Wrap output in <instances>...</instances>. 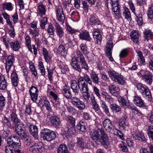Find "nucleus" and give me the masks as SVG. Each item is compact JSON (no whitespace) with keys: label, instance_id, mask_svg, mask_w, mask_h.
I'll return each mask as SVG.
<instances>
[{"label":"nucleus","instance_id":"603ef678","mask_svg":"<svg viewBox=\"0 0 153 153\" xmlns=\"http://www.w3.org/2000/svg\"><path fill=\"white\" fill-rule=\"evenodd\" d=\"M147 15L149 18L153 19V4H151L148 10Z\"/></svg>","mask_w":153,"mask_h":153},{"label":"nucleus","instance_id":"e433bc0d","mask_svg":"<svg viewBox=\"0 0 153 153\" xmlns=\"http://www.w3.org/2000/svg\"><path fill=\"white\" fill-rule=\"evenodd\" d=\"M91 79L94 83L98 84L99 82V78L97 75L94 71H92L90 74Z\"/></svg>","mask_w":153,"mask_h":153},{"label":"nucleus","instance_id":"774afa93","mask_svg":"<svg viewBox=\"0 0 153 153\" xmlns=\"http://www.w3.org/2000/svg\"><path fill=\"white\" fill-rule=\"evenodd\" d=\"M29 33L33 36V37H36L38 36L39 35V31L36 29L32 30V29H29Z\"/></svg>","mask_w":153,"mask_h":153},{"label":"nucleus","instance_id":"20e7f679","mask_svg":"<svg viewBox=\"0 0 153 153\" xmlns=\"http://www.w3.org/2000/svg\"><path fill=\"white\" fill-rule=\"evenodd\" d=\"M108 73L111 79L115 82L121 85L125 84L126 80L123 76L113 71H109Z\"/></svg>","mask_w":153,"mask_h":153},{"label":"nucleus","instance_id":"aec40b11","mask_svg":"<svg viewBox=\"0 0 153 153\" xmlns=\"http://www.w3.org/2000/svg\"><path fill=\"white\" fill-rule=\"evenodd\" d=\"M134 103L137 106L140 107L146 106L143 101L141 98L137 96H135L133 99Z\"/></svg>","mask_w":153,"mask_h":153},{"label":"nucleus","instance_id":"5fc2aeb1","mask_svg":"<svg viewBox=\"0 0 153 153\" xmlns=\"http://www.w3.org/2000/svg\"><path fill=\"white\" fill-rule=\"evenodd\" d=\"M137 54L139 56L138 60L140 63L143 64L145 62V59L143 56L142 52L140 51L137 52Z\"/></svg>","mask_w":153,"mask_h":153},{"label":"nucleus","instance_id":"f3484780","mask_svg":"<svg viewBox=\"0 0 153 153\" xmlns=\"http://www.w3.org/2000/svg\"><path fill=\"white\" fill-rule=\"evenodd\" d=\"M108 89L113 95L117 96L119 94L120 89L119 88L114 85H111L108 87Z\"/></svg>","mask_w":153,"mask_h":153},{"label":"nucleus","instance_id":"5701e85b","mask_svg":"<svg viewBox=\"0 0 153 153\" xmlns=\"http://www.w3.org/2000/svg\"><path fill=\"white\" fill-rule=\"evenodd\" d=\"M90 100L92 108L95 110L96 112H99L100 111V107L97 103L95 97L93 94L91 95L90 97Z\"/></svg>","mask_w":153,"mask_h":153},{"label":"nucleus","instance_id":"de8ad7c7","mask_svg":"<svg viewBox=\"0 0 153 153\" xmlns=\"http://www.w3.org/2000/svg\"><path fill=\"white\" fill-rule=\"evenodd\" d=\"M79 62L81 64L82 68L85 70L87 71L89 68V67L85 60V58L79 60Z\"/></svg>","mask_w":153,"mask_h":153},{"label":"nucleus","instance_id":"58836bf2","mask_svg":"<svg viewBox=\"0 0 153 153\" xmlns=\"http://www.w3.org/2000/svg\"><path fill=\"white\" fill-rule=\"evenodd\" d=\"M42 53L46 62L47 63L49 62L51 59V55L46 49L45 48H43Z\"/></svg>","mask_w":153,"mask_h":153},{"label":"nucleus","instance_id":"a211bd4d","mask_svg":"<svg viewBox=\"0 0 153 153\" xmlns=\"http://www.w3.org/2000/svg\"><path fill=\"white\" fill-rule=\"evenodd\" d=\"M140 34L138 31L136 30L132 31L130 34V36L132 41L135 43L139 42V37Z\"/></svg>","mask_w":153,"mask_h":153},{"label":"nucleus","instance_id":"bf43d9fd","mask_svg":"<svg viewBox=\"0 0 153 153\" xmlns=\"http://www.w3.org/2000/svg\"><path fill=\"white\" fill-rule=\"evenodd\" d=\"M5 150L6 153H13L14 152L13 146L9 144L5 146Z\"/></svg>","mask_w":153,"mask_h":153},{"label":"nucleus","instance_id":"13d9d810","mask_svg":"<svg viewBox=\"0 0 153 153\" xmlns=\"http://www.w3.org/2000/svg\"><path fill=\"white\" fill-rule=\"evenodd\" d=\"M119 147L121 150L124 152H127L128 149L127 148L126 144L123 141L121 142L119 145Z\"/></svg>","mask_w":153,"mask_h":153},{"label":"nucleus","instance_id":"6ab92c4d","mask_svg":"<svg viewBox=\"0 0 153 153\" xmlns=\"http://www.w3.org/2000/svg\"><path fill=\"white\" fill-rule=\"evenodd\" d=\"M15 126V131L17 134H20V133L24 131L25 126L24 124L20 121L18 123L14 124Z\"/></svg>","mask_w":153,"mask_h":153},{"label":"nucleus","instance_id":"4c0bfd02","mask_svg":"<svg viewBox=\"0 0 153 153\" xmlns=\"http://www.w3.org/2000/svg\"><path fill=\"white\" fill-rule=\"evenodd\" d=\"M37 11L39 16H42L45 14L46 9L45 6L43 5H40L37 7Z\"/></svg>","mask_w":153,"mask_h":153},{"label":"nucleus","instance_id":"72a5a7b5","mask_svg":"<svg viewBox=\"0 0 153 153\" xmlns=\"http://www.w3.org/2000/svg\"><path fill=\"white\" fill-rule=\"evenodd\" d=\"M2 123L4 126L7 127V128L12 129L13 128L11 124L8 119L6 117H4L2 119Z\"/></svg>","mask_w":153,"mask_h":153},{"label":"nucleus","instance_id":"39448f33","mask_svg":"<svg viewBox=\"0 0 153 153\" xmlns=\"http://www.w3.org/2000/svg\"><path fill=\"white\" fill-rule=\"evenodd\" d=\"M108 73L111 79L115 82L121 85L125 84L126 80L123 76L113 71H109Z\"/></svg>","mask_w":153,"mask_h":153},{"label":"nucleus","instance_id":"412c9836","mask_svg":"<svg viewBox=\"0 0 153 153\" xmlns=\"http://www.w3.org/2000/svg\"><path fill=\"white\" fill-rule=\"evenodd\" d=\"M54 25L55 27L57 35L60 38L63 36L64 32L63 28L61 27L59 24L56 22L54 23Z\"/></svg>","mask_w":153,"mask_h":153},{"label":"nucleus","instance_id":"1a4fd4ad","mask_svg":"<svg viewBox=\"0 0 153 153\" xmlns=\"http://www.w3.org/2000/svg\"><path fill=\"white\" fill-rule=\"evenodd\" d=\"M7 143L10 145L20 146L21 145L20 140L16 136H11L7 138Z\"/></svg>","mask_w":153,"mask_h":153},{"label":"nucleus","instance_id":"4468645a","mask_svg":"<svg viewBox=\"0 0 153 153\" xmlns=\"http://www.w3.org/2000/svg\"><path fill=\"white\" fill-rule=\"evenodd\" d=\"M14 61V58L12 55H9L6 59L5 68L7 73H8L10 68L13 64Z\"/></svg>","mask_w":153,"mask_h":153},{"label":"nucleus","instance_id":"2eb2a0df","mask_svg":"<svg viewBox=\"0 0 153 153\" xmlns=\"http://www.w3.org/2000/svg\"><path fill=\"white\" fill-rule=\"evenodd\" d=\"M79 90L82 94V97L87 102L89 101L90 98V94L88 91V88L86 86H84L83 87H80Z\"/></svg>","mask_w":153,"mask_h":153},{"label":"nucleus","instance_id":"680f3d73","mask_svg":"<svg viewBox=\"0 0 153 153\" xmlns=\"http://www.w3.org/2000/svg\"><path fill=\"white\" fill-rule=\"evenodd\" d=\"M77 145L80 147H83L84 146V142L82 138L78 137L77 139Z\"/></svg>","mask_w":153,"mask_h":153},{"label":"nucleus","instance_id":"69168bd1","mask_svg":"<svg viewBox=\"0 0 153 153\" xmlns=\"http://www.w3.org/2000/svg\"><path fill=\"white\" fill-rule=\"evenodd\" d=\"M55 30L51 24H49L47 29V31L50 35H53L54 34Z\"/></svg>","mask_w":153,"mask_h":153},{"label":"nucleus","instance_id":"9b49d317","mask_svg":"<svg viewBox=\"0 0 153 153\" xmlns=\"http://www.w3.org/2000/svg\"><path fill=\"white\" fill-rule=\"evenodd\" d=\"M131 137L134 140H140L144 143L146 141V139L143 134L141 131H137L133 132L131 134Z\"/></svg>","mask_w":153,"mask_h":153},{"label":"nucleus","instance_id":"f257e3e1","mask_svg":"<svg viewBox=\"0 0 153 153\" xmlns=\"http://www.w3.org/2000/svg\"><path fill=\"white\" fill-rule=\"evenodd\" d=\"M88 83L92 85V82L88 75L85 74L83 76L79 78L78 82L76 80H72L71 82V88L74 93L75 95H78L79 93L80 87H83L84 86L88 87Z\"/></svg>","mask_w":153,"mask_h":153},{"label":"nucleus","instance_id":"338daca9","mask_svg":"<svg viewBox=\"0 0 153 153\" xmlns=\"http://www.w3.org/2000/svg\"><path fill=\"white\" fill-rule=\"evenodd\" d=\"M18 135L20 136L21 139L25 140H27L29 136L24 131L20 133V134H18Z\"/></svg>","mask_w":153,"mask_h":153},{"label":"nucleus","instance_id":"0eeeda50","mask_svg":"<svg viewBox=\"0 0 153 153\" xmlns=\"http://www.w3.org/2000/svg\"><path fill=\"white\" fill-rule=\"evenodd\" d=\"M139 75L142 77V79L146 83L150 85L152 82L153 75L148 71L141 70Z\"/></svg>","mask_w":153,"mask_h":153},{"label":"nucleus","instance_id":"c9c22d12","mask_svg":"<svg viewBox=\"0 0 153 153\" xmlns=\"http://www.w3.org/2000/svg\"><path fill=\"white\" fill-rule=\"evenodd\" d=\"M62 92L64 96L67 99H71V97H72L69 88H65L64 87L62 89Z\"/></svg>","mask_w":153,"mask_h":153},{"label":"nucleus","instance_id":"4be33fe9","mask_svg":"<svg viewBox=\"0 0 153 153\" xmlns=\"http://www.w3.org/2000/svg\"><path fill=\"white\" fill-rule=\"evenodd\" d=\"M29 131L31 135L36 139L38 138V134L37 128L36 126L32 125H30L29 127Z\"/></svg>","mask_w":153,"mask_h":153},{"label":"nucleus","instance_id":"e2e57ef3","mask_svg":"<svg viewBox=\"0 0 153 153\" xmlns=\"http://www.w3.org/2000/svg\"><path fill=\"white\" fill-rule=\"evenodd\" d=\"M57 19L58 21L62 24L65 21V16L63 13H62L59 15H56Z\"/></svg>","mask_w":153,"mask_h":153},{"label":"nucleus","instance_id":"8fccbe9b","mask_svg":"<svg viewBox=\"0 0 153 153\" xmlns=\"http://www.w3.org/2000/svg\"><path fill=\"white\" fill-rule=\"evenodd\" d=\"M123 15L127 19L131 18V13L129 9L126 7L123 8Z\"/></svg>","mask_w":153,"mask_h":153},{"label":"nucleus","instance_id":"f8f14e48","mask_svg":"<svg viewBox=\"0 0 153 153\" xmlns=\"http://www.w3.org/2000/svg\"><path fill=\"white\" fill-rule=\"evenodd\" d=\"M113 47L112 42L111 40H108L107 43L106 48V53L107 56L109 58V60L111 62L113 61L114 60L111 55V50Z\"/></svg>","mask_w":153,"mask_h":153},{"label":"nucleus","instance_id":"423d86ee","mask_svg":"<svg viewBox=\"0 0 153 153\" xmlns=\"http://www.w3.org/2000/svg\"><path fill=\"white\" fill-rule=\"evenodd\" d=\"M41 136L44 140L48 141L52 140L56 137V134L54 132L46 128L42 131Z\"/></svg>","mask_w":153,"mask_h":153},{"label":"nucleus","instance_id":"bb28decb","mask_svg":"<svg viewBox=\"0 0 153 153\" xmlns=\"http://www.w3.org/2000/svg\"><path fill=\"white\" fill-rule=\"evenodd\" d=\"M128 117L125 115L119 121V126L120 129H124L127 124L126 119Z\"/></svg>","mask_w":153,"mask_h":153},{"label":"nucleus","instance_id":"ddd939ff","mask_svg":"<svg viewBox=\"0 0 153 153\" xmlns=\"http://www.w3.org/2000/svg\"><path fill=\"white\" fill-rule=\"evenodd\" d=\"M76 132L75 127L68 125L64 130L63 134L65 135L67 138H68Z\"/></svg>","mask_w":153,"mask_h":153},{"label":"nucleus","instance_id":"a18cd8bd","mask_svg":"<svg viewBox=\"0 0 153 153\" xmlns=\"http://www.w3.org/2000/svg\"><path fill=\"white\" fill-rule=\"evenodd\" d=\"M58 153H68L67 148L65 144L59 145L58 149Z\"/></svg>","mask_w":153,"mask_h":153},{"label":"nucleus","instance_id":"393cba45","mask_svg":"<svg viewBox=\"0 0 153 153\" xmlns=\"http://www.w3.org/2000/svg\"><path fill=\"white\" fill-rule=\"evenodd\" d=\"M51 122L52 125L54 127L59 128L60 122L59 118L55 116H52L51 118Z\"/></svg>","mask_w":153,"mask_h":153},{"label":"nucleus","instance_id":"7c9ffc66","mask_svg":"<svg viewBox=\"0 0 153 153\" xmlns=\"http://www.w3.org/2000/svg\"><path fill=\"white\" fill-rule=\"evenodd\" d=\"M11 80L13 85L17 87L19 80L17 74L15 71H13L11 74Z\"/></svg>","mask_w":153,"mask_h":153},{"label":"nucleus","instance_id":"dca6fc26","mask_svg":"<svg viewBox=\"0 0 153 153\" xmlns=\"http://www.w3.org/2000/svg\"><path fill=\"white\" fill-rule=\"evenodd\" d=\"M78 61L75 57H73L72 58L71 64L73 69L80 72L82 71V68L80 67V65L78 64Z\"/></svg>","mask_w":153,"mask_h":153},{"label":"nucleus","instance_id":"a878e982","mask_svg":"<svg viewBox=\"0 0 153 153\" xmlns=\"http://www.w3.org/2000/svg\"><path fill=\"white\" fill-rule=\"evenodd\" d=\"M9 117L13 124L18 123V122L20 121V120L18 117L16 113V111H15L13 110L10 111Z\"/></svg>","mask_w":153,"mask_h":153},{"label":"nucleus","instance_id":"c756f323","mask_svg":"<svg viewBox=\"0 0 153 153\" xmlns=\"http://www.w3.org/2000/svg\"><path fill=\"white\" fill-rule=\"evenodd\" d=\"M40 104L42 105L43 106H45L46 107V109L49 111H51L50 103L46 98L41 100Z\"/></svg>","mask_w":153,"mask_h":153},{"label":"nucleus","instance_id":"473e14b6","mask_svg":"<svg viewBox=\"0 0 153 153\" xmlns=\"http://www.w3.org/2000/svg\"><path fill=\"white\" fill-rule=\"evenodd\" d=\"M57 51L59 54L63 56H65L67 53L65 47L62 45H60L58 47Z\"/></svg>","mask_w":153,"mask_h":153},{"label":"nucleus","instance_id":"49530a36","mask_svg":"<svg viewBox=\"0 0 153 153\" xmlns=\"http://www.w3.org/2000/svg\"><path fill=\"white\" fill-rule=\"evenodd\" d=\"M25 41L26 45L28 47L29 51L32 53L33 52L32 51V48L30 45V38L29 36L27 35L26 36L25 38Z\"/></svg>","mask_w":153,"mask_h":153},{"label":"nucleus","instance_id":"ea45409f","mask_svg":"<svg viewBox=\"0 0 153 153\" xmlns=\"http://www.w3.org/2000/svg\"><path fill=\"white\" fill-rule=\"evenodd\" d=\"M144 37L147 40L153 39V33L150 30H146L144 33Z\"/></svg>","mask_w":153,"mask_h":153},{"label":"nucleus","instance_id":"c85d7f7f","mask_svg":"<svg viewBox=\"0 0 153 153\" xmlns=\"http://www.w3.org/2000/svg\"><path fill=\"white\" fill-rule=\"evenodd\" d=\"M90 22L91 25H98L101 24L100 21L94 16H90Z\"/></svg>","mask_w":153,"mask_h":153},{"label":"nucleus","instance_id":"9d476101","mask_svg":"<svg viewBox=\"0 0 153 153\" xmlns=\"http://www.w3.org/2000/svg\"><path fill=\"white\" fill-rule=\"evenodd\" d=\"M102 125L108 132H110L112 131L114 127L112 121L109 119L106 118L102 122Z\"/></svg>","mask_w":153,"mask_h":153},{"label":"nucleus","instance_id":"052dcab7","mask_svg":"<svg viewBox=\"0 0 153 153\" xmlns=\"http://www.w3.org/2000/svg\"><path fill=\"white\" fill-rule=\"evenodd\" d=\"M117 97L118 101L121 103L122 106L124 107L126 106V103L124 98L119 95H118Z\"/></svg>","mask_w":153,"mask_h":153},{"label":"nucleus","instance_id":"c03bdc74","mask_svg":"<svg viewBox=\"0 0 153 153\" xmlns=\"http://www.w3.org/2000/svg\"><path fill=\"white\" fill-rule=\"evenodd\" d=\"M3 10L6 9L9 11H12L13 8L12 4L10 2H5L2 4Z\"/></svg>","mask_w":153,"mask_h":153},{"label":"nucleus","instance_id":"a19ab883","mask_svg":"<svg viewBox=\"0 0 153 153\" xmlns=\"http://www.w3.org/2000/svg\"><path fill=\"white\" fill-rule=\"evenodd\" d=\"M71 16L72 20L75 22L78 21L80 19L79 13L76 11H73L71 14Z\"/></svg>","mask_w":153,"mask_h":153},{"label":"nucleus","instance_id":"6e6552de","mask_svg":"<svg viewBox=\"0 0 153 153\" xmlns=\"http://www.w3.org/2000/svg\"><path fill=\"white\" fill-rule=\"evenodd\" d=\"M71 102L74 107L79 110H82L85 108V105L83 102L76 96L71 97Z\"/></svg>","mask_w":153,"mask_h":153},{"label":"nucleus","instance_id":"3c124183","mask_svg":"<svg viewBox=\"0 0 153 153\" xmlns=\"http://www.w3.org/2000/svg\"><path fill=\"white\" fill-rule=\"evenodd\" d=\"M101 105L104 111L106 114L108 115L110 114L109 108L104 101H102V103H101Z\"/></svg>","mask_w":153,"mask_h":153},{"label":"nucleus","instance_id":"864d4df0","mask_svg":"<svg viewBox=\"0 0 153 153\" xmlns=\"http://www.w3.org/2000/svg\"><path fill=\"white\" fill-rule=\"evenodd\" d=\"M110 107L111 109L113 111H115L116 112H119L121 110L120 107L115 104H110Z\"/></svg>","mask_w":153,"mask_h":153},{"label":"nucleus","instance_id":"f704fd0d","mask_svg":"<svg viewBox=\"0 0 153 153\" xmlns=\"http://www.w3.org/2000/svg\"><path fill=\"white\" fill-rule=\"evenodd\" d=\"M10 45L12 49L15 51H18L20 47L19 42L17 41L11 42Z\"/></svg>","mask_w":153,"mask_h":153},{"label":"nucleus","instance_id":"b1692460","mask_svg":"<svg viewBox=\"0 0 153 153\" xmlns=\"http://www.w3.org/2000/svg\"><path fill=\"white\" fill-rule=\"evenodd\" d=\"M79 37L80 39L82 40L90 41L91 40V38L89 32L86 31H82L80 32Z\"/></svg>","mask_w":153,"mask_h":153},{"label":"nucleus","instance_id":"cd10ccee","mask_svg":"<svg viewBox=\"0 0 153 153\" xmlns=\"http://www.w3.org/2000/svg\"><path fill=\"white\" fill-rule=\"evenodd\" d=\"M7 84L5 78L3 75H0V89L5 90L7 88Z\"/></svg>","mask_w":153,"mask_h":153},{"label":"nucleus","instance_id":"4d7b16f0","mask_svg":"<svg viewBox=\"0 0 153 153\" xmlns=\"http://www.w3.org/2000/svg\"><path fill=\"white\" fill-rule=\"evenodd\" d=\"M128 108L131 109L134 113L138 114V115L140 116L142 115V113L139 112V110L133 105H131L129 106Z\"/></svg>","mask_w":153,"mask_h":153},{"label":"nucleus","instance_id":"0e129e2a","mask_svg":"<svg viewBox=\"0 0 153 153\" xmlns=\"http://www.w3.org/2000/svg\"><path fill=\"white\" fill-rule=\"evenodd\" d=\"M128 53V50L125 49L122 50L120 52L119 56L120 58H123L126 56Z\"/></svg>","mask_w":153,"mask_h":153},{"label":"nucleus","instance_id":"6e6d98bb","mask_svg":"<svg viewBox=\"0 0 153 153\" xmlns=\"http://www.w3.org/2000/svg\"><path fill=\"white\" fill-rule=\"evenodd\" d=\"M147 133L149 137L153 140V126L150 125L148 126Z\"/></svg>","mask_w":153,"mask_h":153},{"label":"nucleus","instance_id":"09e8293b","mask_svg":"<svg viewBox=\"0 0 153 153\" xmlns=\"http://www.w3.org/2000/svg\"><path fill=\"white\" fill-rule=\"evenodd\" d=\"M66 120L67 122L70 124L69 126L75 127V120L74 118L71 116H68L67 117Z\"/></svg>","mask_w":153,"mask_h":153},{"label":"nucleus","instance_id":"2f4dec72","mask_svg":"<svg viewBox=\"0 0 153 153\" xmlns=\"http://www.w3.org/2000/svg\"><path fill=\"white\" fill-rule=\"evenodd\" d=\"M86 123L82 120L80 121L77 125V128L82 132L86 131L85 127Z\"/></svg>","mask_w":153,"mask_h":153},{"label":"nucleus","instance_id":"f03ea898","mask_svg":"<svg viewBox=\"0 0 153 153\" xmlns=\"http://www.w3.org/2000/svg\"><path fill=\"white\" fill-rule=\"evenodd\" d=\"M90 135L92 140L97 144L100 142L102 145H107L108 137L103 128L94 130L90 132Z\"/></svg>","mask_w":153,"mask_h":153},{"label":"nucleus","instance_id":"79ce46f5","mask_svg":"<svg viewBox=\"0 0 153 153\" xmlns=\"http://www.w3.org/2000/svg\"><path fill=\"white\" fill-rule=\"evenodd\" d=\"M59 66L61 69L62 73L63 74L65 73L68 70V67L64 62H62L59 61Z\"/></svg>","mask_w":153,"mask_h":153},{"label":"nucleus","instance_id":"37998d69","mask_svg":"<svg viewBox=\"0 0 153 153\" xmlns=\"http://www.w3.org/2000/svg\"><path fill=\"white\" fill-rule=\"evenodd\" d=\"M103 97L105 98V101L111 103L114 101V99L107 93L106 92H103L102 94Z\"/></svg>","mask_w":153,"mask_h":153},{"label":"nucleus","instance_id":"7ed1b4c3","mask_svg":"<svg viewBox=\"0 0 153 153\" xmlns=\"http://www.w3.org/2000/svg\"><path fill=\"white\" fill-rule=\"evenodd\" d=\"M136 87L143 97H146L150 101L151 100L152 94L148 87L142 83H139L137 84Z\"/></svg>","mask_w":153,"mask_h":153}]
</instances>
